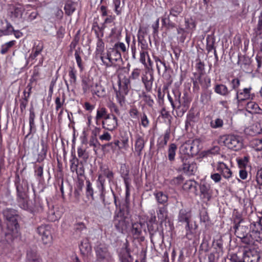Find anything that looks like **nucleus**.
I'll use <instances>...</instances> for the list:
<instances>
[{"label":"nucleus","mask_w":262,"mask_h":262,"mask_svg":"<svg viewBox=\"0 0 262 262\" xmlns=\"http://www.w3.org/2000/svg\"><path fill=\"white\" fill-rule=\"evenodd\" d=\"M3 214L6 219V224L5 235H11L12 237L16 236L18 232V225L15 211L10 209H7L4 211Z\"/></svg>","instance_id":"1"},{"label":"nucleus","mask_w":262,"mask_h":262,"mask_svg":"<svg viewBox=\"0 0 262 262\" xmlns=\"http://www.w3.org/2000/svg\"><path fill=\"white\" fill-rule=\"evenodd\" d=\"M219 142L235 151L241 149L243 146L241 137L232 135H225L221 136L219 139Z\"/></svg>","instance_id":"2"},{"label":"nucleus","mask_w":262,"mask_h":262,"mask_svg":"<svg viewBox=\"0 0 262 262\" xmlns=\"http://www.w3.org/2000/svg\"><path fill=\"white\" fill-rule=\"evenodd\" d=\"M101 59L106 67H111L115 62L121 60V55L118 50L113 48L106 56H102Z\"/></svg>","instance_id":"3"},{"label":"nucleus","mask_w":262,"mask_h":262,"mask_svg":"<svg viewBox=\"0 0 262 262\" xmlns=\"http://www.w3.org/2000/svg\"><path fill=\"white\" fill-rule=\"evenodd\" d=\"M97 260L99 261L112 262L113 258L107 248L104 245L100 244L95 249Z\"/></svg>","instance_id":"4"},{"label":"nucleus","mask_w":262,"mask_h":262,"mask_svg":"<svg viewBox=\"0 0 262 262\" xmlns=\"http://www.w3.org/2000/svg\"><path fill=\"white\" fill-rule=\"evenodd\" d=\"M212 166L218 171L220 174L226 180H229L232 177V172L227 164L223 162L219 161L211 164Z\"/></svg>","instance_id":"5"},{"label":"nucleus","mask_w":262,"mask_h":262,"mask_svg":"<svg viewBox=\"0 0 262 262\" xmlns=\"http://www.w3.org/2000/svg\"><path fill=\"white\" fill-rule=\"evenodd\" d=\"M37 233L41 237L45 244L49 243L52 239L51 227L48 225H41L37 229Z\"/></svg>","instance_id":"6"},{"label":"nucleus","mask_w":262,"mask_h":262,"mask_svg":"<svg viewBox=\"0 0 262 262\" xmlns=\"http://www.w3.org/2000/svg\"><path fill=\"white\" fill-rule=\"evenodd\" d=\"M251 87L244 88L236 91V99L238 103L252 99L254 94H251Z\"/></svg>","instance_id":"7"},{"label":"nucleus","mask_w":262,"mask_h":262,"mask_svg":"<svg viewBox=\"0 0 262 262\" xmlns=\"http://www.w3.org/2000/svg\"><path fill=\"white\" fill-rule=\"evenodd\" d=\"M102 126L107 130H114L118 126L117 118L113 115H107L102 122Z\"/></svg>","instance_id":"8"},{"label":"nucleus","mask_w":262,"mask_h":262,"mask_svg":"<svg viewBox=\"0 0 262 262\" xmlns=\"http://www.w3.org/2000/svg\"><path fill=\"white\" fill-rule=\"evenodd\" d=\"M103 175L106 177L108 179L109 181H111L113 179L114 176L113 172L108 169H105L103 171V173L99 176L98 181L100 184V191L101 195L103 194L104 190V184L105 180L104 179H103Z\"/></svg>","instance_id":"9"},{"label":"nucleus","mask_w":262,"mask_h":262,"mask_svg":"<svg viewBox=\"0 0 262 262\" xmlns=\"http://www.w3.org/2000/svg\"><path fill=\"white\" fill-rule=\"evenodd\" d=\"M81 253L84 255H88L92 251V248L88 239H84L79 246Z\"/></svg>","instance_id":"10"},{"label":"nucleus","mask_w":262,"mask_h":262,"mask_svg":"<svg viewBox=\"0 0 262 262\" xmlns=\"http://www.w3.org/2000/svg\"><path fill=\"white\" fill-rule=\"evenodd\" d=\"M200 196L202 199L208 201L211 197V194L208 186L205 184L201 185L200 186Z\"/></svg>","instance_id":"11"},{"label":"nucleus","mask_w":262,"mask_h":262,"mask_svg":"<svg viewBox=\"0 0 262 262\" xmlns=\"http://www.w3.org/2000/svg\"><path fill=\"white\" fill-rule=\"evenodd\" d=\"M92 92L99 97H103L105 95L106 92L105 88L100 83H96L92 86Z\"/></svg>","instance_id":"12"},{"label":"nucleus","mask_w":262,"mask_h":262,"mask_svg":"<svg viewBox=\"0 0 262 262\" xmlns=\"http://www.w3.org/2000/svg\"><path fill=\"white\" fill-rule=\"evenodd\" d=\"M197 183L195 181L193 180H187L183 185V189L186 191L196 192V191Z\"/></svg>","instance_id":"13"},{"label":"nucleus","mask_w":262,"mask_h":262,"mask_svg":"<svg viewBox=\"0 0 262 262\" xmlns=\"http://www.w3.org/2000/svg\"><path fill=\"white\" fill-rule=\"evenodd\" d=\"M246 110L251 114H260L262 112V110L259 107V105L253 101L247 103Z\"/></svg>","instance_id":"14"},{"label":"nucleus","mask_w":262,"mask_h":262,"mask_svg":"<svg viewBox=\"0 0 262 262\" xmlns=\"http://www.w3.org/2000/svg\"><path fill=\"white\" fill-rule=\"evenodd\" d=\"M257 255L255 251L251 250L246 251L244 255V262H256Z\"/></svg>","instance_id":"15"},{"label":"nucleus","mask_w":262,"mask_h":262,"mask_svg":"<svg viewBox=\"0 0 262 262\" xmlns=\"http://www.w3.org/2000/svg\"><path fill=\"white\" fill-rule=\"evenodd\" d=\"M145 141L144 139L141 137L138 136L135 142V151L137 152L138 155L141 154L142 150L144 147Z\"/></svg>","instance_id":"16"},{"label":"nucleus","mask_w":262,"mask_h":262,"mask_svg":"<svg viewBox=\"0 0 262 262\" xmlns=\"http://www.w3.org/2000/svg\"><path fill=\"white\" fill-rule=\"evenodd\" d=\"M157 216L160 222L162 223L167 217V210L164 207H160L157 210Z\"/></svg>","instance_id":"17"},{"label":"nucleus","mask_w":262,"mask_h":262,"mask_svg":"<svg viewBox=\"0 0 262 262\" xmlns=\"http://www.w3.org/2000/svg\"><path fill=\"white\" fill-rule=\"evenodd\" d=\"M250 134L252 136L259 134L262 133V124L259 122H256L250 127Z\"/></svg>","instance_id":"18"},{"label":"nucleus","mask_w":262,"mask_h":262,"mask_svg":"<svg viewBox=\"0 0 262 262\" xmlns=\"http://www.w3.org/2000/svg\"><path fill=\"white\" fill-rule=\"evenodd\" d=\"M214 91L216 93L223 96L227 95L229 93L227 87L224 84L216 85Z\"/></svg>","instance_id":"19"},{"label":"nucleus","mask_w":262,"mask_h":262,"mask_svg":"<svg viewBox=\"0 0 262 262\" xmlns=\"http://www.w3.org/2000/svg\"><path fill=\"white\" fill-rule=\"evenodd\" d=\"M155 195L157 202L160 204H164L167 202L168 200L167 195L161 191L155 193Z\"/></svg>","instance_id":"20"},{"label":"nucleus","mask_w":262,"mask_h":262,"mask_svg":"<svg viewBox=\"0 0 262 262\" xmlns=\"http://www.w3.org/2000/svg\"><path fill=\"white\" fill-rule=\"evenodd\" d=\"M183 169L190 173H193L196 171V164L194 162H191V163H184L183 164Z\"/></svg>","instance_id":"21"},{"label":"nucleus","mask_w":262,"mask_h":262,"mask_svg":"<svg viewBox=\"0 0 262 262\" xmlns=\"http://www.w3.org/2000/svg\"><path fill=\"white\" fill-rule=\"evenodd\" d=\"M177 149V145L172 143L169 145L168 150V157L170 161H173L176 156V151Z\"/></svg>","instance_id":"22"},{"label":"nucleus","mask_w":262,"mask_h":262,"mask_svg":"<svg viewBox=\"0 0 262 262\" xmlns=\"http://www.w3.org/2000/svg\"><path fill=\"white\" fill-rule=\"evenodd\" d=\"M154 59L156 63L157 69L159 74H160V71L162 68H164V70H167L166 64L164 61L161 60L158 57L154 56Z\"/></svg>","instance_id":"23"},{"label":"nucleus","mask_w":262,"mask_h":262,"mask_svg":"<svg viewBox=\"0 0 262 262\" xmlns=\"http://www.w3.org/2000/svg\"><path fill=\"white\" fill-rule=\"evenodd\" d=\"M251 242H260L262 240V233L259 231L253 230L250 233Z\"/></svg>","instance_id":"24"},{"label":"nucleus","mask_w":262,"mask_h":262,"mask_svg":"<svg viewBox=\"0 0 262 262\" xmlns=\"http://www.w3.org/2000/svg\"><path fill=\"white\" fill-rule=\"evenodd\" d=\"M117 221H118V223H115V227L119 231L122 232L127 229V225L124 220H116L115 222Z\"/></svg>","instance_id":"25"},{"label":"nucleus","mask_w":262,"mask_h":262,"mask_svg":"<svg viewBox=\"0 0 262 262\" xmlns=\"http://www.w3.org/2000/svg\"><path fill=\"white\" fill-rule=\"evenodd\" d=\"M107 115V111L105 107H99L97 110L96 119L99 120L103 118H105Z\"/></svg>","instance_id":"26"},{"label":"nucleus","mask_w":262,"mask_h":262,"mask_svg":"<svg viewBox=\"0 0 262 262\" xmlns=\"http://www.w3.org/2000/svg\"><path fill=\"white\" fill-rule=\"evenodd\" d=\"M210 126L212 128H217L222 127L224 124L223 120L221 118H216L210 122Z\"/></svg>","instance_id":"27"},{"label":"nucleus","mask_w":262,"mask_h":262,"mask_svg":"<svg viewBox=\"0 0 262 262\" xmlns=\"http://www.w3.org/2000/svg\"><path fill=\"white\" fill-rule=\"evenodd\" d=\"M189 214L185 210H181L179 215V221L181 222H188L189 221Z\"/></svg>","instance_id":"28"},{"label":"nucleus","mask_w":262,"mask_h":262,"mask_svg":"<svg viewBox=\"0 0 262 262\" xmlns=\"http://www.w3.org/2000/svg\"><path fill=\"white\" fill-rule=\"evenodd\" d=\"M15 43V40H12L3 45L1 47V53L2 54H5L8 51L9 49L12 47Z\"/></svg>","instance_id":"29"},{"label":"nucleus","mask_w":262,"mask_h":262,"mask_svg":"<svg viewBox=\"0 0 262 262\" xmlns=\"http://www.w3.org/2000/svg\"><path fill=\"white\" fill-rule=\"evenodd\" d=\"M182 7L179 5H175L170 10V15L173 16H177L182 11Z\"/></svg>","instance_id":"30"},{"label":"nucleus","mask_w":262,"mask_h":262,"mask_svg":"<svg viewBox=\"0 0 262 262\" xmlns=\"http://www.w3.org/2000/svg\"><path fill=\"white\" fill-rule=\"evenodd\" d=\"M86 195L87 197L91 196L92 199H94V190L92 187V184L89 181L86 182Z\"/></svg>","instance_id":"31"},{"label":"nucleus","mask_w":262,"mask_h":262,"mask_svg":"<svg viewBox=\"0 0 262 262\" xmlns=\"http://www.w3.org/2000/svg\"><path fill=\"white\" fill-rule=\"evenodd\" d=\"M27 262H41L38 256L32 253L27 254Z\"/></svg>","instance_id":"32"},{"label":"nucleus","mask_w":262,"mask_h":262,"mask_svg":"<svg viewBox=\"0 0 262 262\" xmlns=\"http://www.w3.org/2000/svg\"><path fill=\"white\" fill-rule=\"evenodd\" d=\"M42 50V47H37L36 48L33 49L32 53L30 55V58L32 59H34L38 55L40 54Z\"/></svg>","instance_id":"33"},{"label":"nucleus","mask_w":262,"mask_h":262,"mask_svg":"<svg viewBox=\"0 0 262 262\" xmlns=\"http://www.w3.org/2000/svg\"><path fill=\"white\" fill-rule=\"evenodd\" d=\"M149 57V54L147 51L140 52V61L145 66H147L146 62V59Z\"/></svg>","instance_id":"34"},{"label":"nucleus","mask_w":262,"mask_h":262,"mask_svg":"<svg viewBox=\"0 0 262 262\" xmlns=\"http://www.w3.org/2000/svg\"><path fill=\"white\" fill-rule=\"evenodd\" d=\"M252 144L254 146L256 150H262V139H255L253 140Z\"/></svg>","instance_id":"35"},{"label":"nucleus","mask_w":262,"mask_h":262,"mask_svg":"<svg viewBox=\"0 0 262 262\" xmlns=\"http://www.w3.org/2000/svg\"><path fill=\"white\" fill-rule=\"evenodd\" d=\"M66 13L68 15H71L75 10V7L74 4L71 3L67 4L64 6Z\"/></svg>","instance_id":"36"},{"label":"nucleus","mask_w":262,"mask_h":262,"mask_svg":"<svg viewBox=\"0 0 262 262\" xmlns=\"http://www.w3.org/2000/svg\"><path fill=\"white\" fill-rule=\"evenodd\" d=\"M114 48L118 50L119 52L121 51L122 52H125L127 50V48L123 42H118L115 43Z\"/></svg>","instance_id":"37"},{"label":"nucleus","mask_w":262,"mask_h":262,"mask_svg":"<svg viewBox=\"0 0 262 262\" xmlns=\"http://www.w3.org/2000/svg\"><path fill=\"white\" fill-rule=\"evenodd\" d=\"M143 81L144 83L146 90L148 91H150L152 86V77H151L149 79H143Z\"/></svg>","instance_id":"38"},{"label":"nucleus","mask_w":262,"mask_h":262,"mask_svg":"<svg viewBox=\"0 0 262 262\" xmlns=\"http://www.w3.org/2000/svg\"><path fill=\"white\" fill-rule=\"evenodd\" d=\"M183 179L184 178L182 176H178L170 181V184L173 185H179L183 182Z\"/></svg>","instance_id":"39"},{"label":"nucleus","mask_w":262,"mask_h":262,"mask_svg":"<svg viewBox=\"0 0 262 262\" xmlns=\"http://www.w3.org/2000/svg\"><path fill=\"white\" fill-rule=\"evenodd\" d=\"M35 114L33 112H30V116H29V125H30V129L31 132L32 129L35 128V123H34V119H35Z\"/></svg>","instance_id":"40"},{"label":"nucleus","mask_w":262,"mask_h":262,"mask_svg":"<svg viewBox=\"0 0 262 262\" xmlns=\"http://www.w3.org/2000/svg\"><path fill=\"white\" fill-rule=\"evenodd\" d=\"M141 225L138 223L133 224L132 232L133 234L139 235L141 233Z\"/></svg>","instance_id":"41"},{"label":"nucleus","mask_w":262,"mask_h":262,"mask_svg":"<svg viewBox=\"0 0 262 262\" xmlns=\"http://www.w3.org/2000/svg\"><path fill=\"white\" fill-rule=\"evenodd\" d=\"M23 13V9L20 7H16L13 12V15L15 17L20 18Z\"/></svg>","instance_id":"42"},{"label":"nucleus","mask_w":262,"mask_h":262,"mask_svg":"<svg viewBox=\"0 0 262 262\" xmlns=\"http://www.w3.org/2000/svg\"><path fill=\"white\" fill-rule=\"evenodd\" d=\"M222 176L219 172L212 173L210 176V178L215 182L219 183L222 180Z\"/></svg>","instance_id":"43"},{"label":"nucleus","mask_w":262,"mask_h":262,"mask_svg":"<svg viewBox=\"0 0 262 262\" xmlns=\"http://www.w3.org/2000/svg\"><path fill=\"white\" fill-rule=\"evenodd\" d=\"M248 158L244 157L243 158L237 160V163L241 167H244L247 164Z\"/></svg>","instance_id":"44"},{"label":"nucleus","mask_w":262,"mask_h":262,"mask_svg":"<svg viewBox=\"0 0 262 262\" xmlns=\"http://www.w3.org/2000/svg\"><path fill=\"white\" fill-rule=\"evenodd\" d=\"M69 75L70 78V82L74 83L76 80V71L74 69H71L69 72Z\"/></svg>","instance_id":"45"},{"label":"nucleus","mask_w":262,"mask_h":262,"mask_svg":"<svg viewBox=\"0 0 262 262\" xmlns=\"http://www.w3.org/2000/svg\"><path fill=\"white\" fill-rule=\"evenodd\" d=\"M114 4L115 6V11L117 15L121 13V11L119 9L121 2L120 0H114Z\"/></svg>","instance_id":"46"},{"label":"nucleus","mask_w":262,"mask_h":262,"mask_svg":"<svg viewBox=\"0 0 262 262\" xmlns=\"http://www.w3.org/2000/svg\"><path fill=\"white\" fill-rule=\"evenodd\" d=\"M256 181L258 185L262 186V168L257 170L256 174Z\"/></svg>","instance_id":"47"},{"label":"nucleus","mask_w":262,"mask_h":262,"mask_svg":"<svg viewBox=\"0 0 262 262\" xmlns=\"http://www.w3.org/2000/svg\"><path fill=\"white\" fill-rule=\"evenodd\" d=\"M141 124L144 127H146L148 126L149 124V121L147 119V117L145 114H143L141 117Z\"/></svg>","instance_id":"48"},{"label":"nucleus","mask_w":262,"mask_h":262,"mask_svg":"<svg viewBox=\"0 0 262 262\" xmlns=\"http://www.w3.org/2000/svg\"><path fill=\"white\" fill-rule=\"evenodd\" d=\"M91 82L90 81L83 80L82 81V87L84 92H86L89 90L90 87L92 88Z\"/></svg>","instance_id":"49"},{"label":"nucleus","mask_w":262,"mask_h":262,"mask_svg":"<svg viewBox=\"0 0 262 262\" xmlns=\"http://www.w3.org/2000/svg\"><path fill=\"white\" fill-rule=\"evenodd\" d=\"M64 102V100L61 101L60 98L59 97H57L55 99V104H56V110L57 111L59 110V108H60L63 104V103Z\"/></svg>","instance_id":"50"},{"label":"nucleus","mask_w":262,"mask_h":262,"mask_svg":"<svg viewBox=\"0 0 262 262\" xmlns=\"http://www.w3.org/2000/svg\"><path fill=\"white\" fill-rule=\"evenodd\" d=\"M74 55H75V57L76 62H77V63L78 64V66L80 69H82V60L81 59L80 56H79V53H78V52L76 51V52H75Z\"/></svg>","instance_id":"51"},{"label":"nucleus","mask_w":262,"mask_h":262,"mask_svg":"<svg viewBox=\"0 0 262 262\" xmlns=\"http://www.w3.org/2000/svg\"><path fill=\"white\" fill-rule=\"evenodd\" d=\"M231 83L233 89L236 90L240 85V81L238 79L235 78L232 80Z\"/></svg>","instance_id":"52"},{"label":"nucleus","mask_w":262,"mask_h":262,"mask_svg":"<svg viewBox=\"0 0 262 262\" xmlns=\"http://www.w3.org/2000/svg\"><path fill=\"white\" fill-rule=\"evenodd\" d=\"M140 75V71L139 70L136 69H134L132 72L131 75L130 76V78L133 79H135L138 78Z\"/></svg>","instance_id":"53"},{"label":"nucleus","mask_w":262,"mask_h":262,"mask_svg":"<svg viewBox=\"0 0 262 262\" xmlns=\"http://www.w3.org/2000/svg\"><path fill=\"white\" fill-rule=\"evenodd\" d=\"M99 139L101 140L110 141L111 139V136L108 133L105 132L99 137Z\"/></svg>","instance_id":"54"},{"label":"nucleus","mask_w":262,"mask_h":262,"mask_svg":"<svg viewBox=\"0 0 262 262\" xmlns=\"http://www.w3.org/2000/svg\"><path fill=\"white\" fill-rule=\"evenodd\" d=\"M41 145L42 146L41 154L46 155L47 151V146L43 140H41Z\"/></svg>","instance_id":"55"},{"label":"nucleus","mask_w":262,"mask_h":262,"mask_svg":"<svg viewBox=\"0 0 262 262\" xmlns=\"http://www.w3.org/2000/svg\"><path fill=\"white\" fill-rule=\"evenodd\" d=\"M86 229L85 225L83 223H79L76 225V229L79 231H82Z\"/></svg>","instance_id":"56"},{"label":"nucleus","mask_w":262,"mask_h":262,"mask_svg":"<svg viewBox=\"0 0 262 262\" xmlns=\"http://www.w3.org/2000/svg\"><path fill=\"white\" fill-rule=\"evenodd\" d=\"M84 107L87 111H89L91 112L92 111L94 108V106L88 102L84 103Z\"/></svg>","instance_id":"57"},{"label":"nucleus","mask_w":262,"mask_h":262,"mask_svg":"<svg viewBox=\"0 0 262 262\" xmlns=\"http://www.w3.org/2000/svg\"><path fill=\"white\" fill-rule=\"evenodd\" d=\"M170 138V130H167L164 136V144H166L167 142L168 141Z\"/></svg>","instance_id":"58"},{"label":"nucleus","mask_w":262,"mask_h":262,"mask_svg":"<svg viewBox=\"0 0 262 262\" xmlns=\"http://www.w3.org/2000/svg\"><path fill=\"white\" fill-rule=\"evenodd\" d=\"M85 152V150L84 149H83L81 147H79L77 149L78 156L80 158H82L83 157Z\"/></svg>","instance_id":"59"},{"label":"nucleus","mask_w":262,"mask_h":262,"mask_svg":"<svg viewBox=\"0 0 262 262\" xmlns=\"http://www.w3.org/2000/svg\"><path fill=\"white\" fill-rule=\"evenodd\" d=\"M239 177L243 180L246 179L247 177V171L245 170H241L239 171Z\"/></svg>","instance_id":"60"},{"label":"nucleus","mask_w":262,"mask_h":262,"mask_svg":"<svg viewBox=\"0 0 262 262\" xmlns=\"http://www.w3.org/2000/svg\"><path fill=\"white\" fill-rule=\"evenodd\" d=\"M35 173L38 177H41L43 174V168L41 166L38 167Z\"/></svg>","instance_id":"61"},{"label":"nucleus","mask_w":262,"mask_h":262,"mask_svg":"<svg viewBox=\"0 0 262 262\" xmlns=\"http://www.w3.org/2000/svg\"><path fill=\"white\" fill-rule=\"evenodd\" d=\"M129 114L132 118H136L138 114V111L135 108L130 110Z\"/></svg>","instance_id":"62"},{"label":"nucleus","mask_w":262,"mask_h":262,"mask_svg":"<svg viewBox=\"0 0 262 262\" xmlns=\"http://www.w3.org/2000/svg\"><path fill=\"white\" fill-rule=\"evenodd\" d=\"M13 32H14V36L17 38H19L23 36V33L19 31L13 30Z\"/></svg>","instance_id":"63"},{"label":"nucleus","mask_w":262,"mask_h":262,"mask_svg":"<svg viewBox=\"0 0 262 262\" xmlns=\"http://www.w3.org/2000/svg\"><path fill=\"white\" fill-rule=\"evenodd\" d=\"M84 171L83 167H79L76 169V173L77 174L82 176L84 174Z\"/></svg>","instance_id":"64"}]
</instances>
